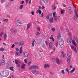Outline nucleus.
<instances>
[{"label":"nucleus","instance_id":"1","mask_svg":"<svg viewBox=\"0 0 78 78\" xmlns=\"http://www.w3.org/2000/svg\"><path fill=\"white\" fill-rule=\"evenodd\" d=\"M19 52L16 51V55L18 56H20V54H22V46L20 47Z\"/></svg>","mask_w":78,"mask_h":78},{"label":"nucleus","instance_id":"2","mask_svg":"<svg viewBox=\"0 0 78 78\" xmlns=\"http://www.w3.org/2000/svg\"><path fill=\"white\" fill-rule=\"evenodd\" d=\"M16 25L18 26V27H21V26H22V23H21L20 21L19 20L16 21Z\"/></svg>","mask_w":78,"mask_h":78},{"label":"nucleus","instance_id":"3","mask_svg":"<svg viewBox=\"0 0 78 78\" xmlns=\"http://www.w3.org/2000/svg\"><path fill=\"white\" fill-rule=\"evenodd\" d=\"M75 14H76V15L74 16L73 17V19L74 20H76L77 19V15L78 16V13L77 12V11L76 10H74Z\"/></svg>","mask_w":78,"mask_h":78},{"label":"nucleus","instance_id":"4","mask_svg":"<svg viewBox=\"0 0 78 78\" xmlns=\"http://www.w3.org/2000/svg\"><path fill=\"white\" fill-rule=\"evenodd\" d=\"M56 63L58 65H59L61 64H62V61L59 60V59L58 58H56Z\"/></svg>","mask_w":78,"mask_h":78},{"label":"nucleus","instance_id":"5","mask_svg":"<svg viewBox=\"0 0 78 78\" xmlns=\"http://www.w3.org/2000/svg\"><path fill=\"white\" fill-rule=\"evenodd\" d=\"M0 63L2 66H4L5 64V60L3 59H2L0 60Z\"/></svg>","mask_w":78,"mask_h":78},{"label":"nucleus","instance_id":"6","mask_svg":"<svg viewBox=\"0 0 78 78\" xmlns=\"http://www.w3.org/2000/svg\"><path fill=\"white\" fill-rule=\"evenodd\" d=\"M59 44H64V40L62 38H60L59 40Z\"/></svg>","mask_w":78,"mask_h":78},{"label":"nucleus","instance_id":"7","mask_svg":"<svg viewBox=\"0 0 78 78\" xmlns=\"http://www.w3.org/2000/svg\"><path fill=\"white\" fill-rule=\"evenodd\" d=\"M0 75L2 76H3V77H6V75L5 74V71L1 72L0 73Z\"/></svg>","mask_w":78,"mask_h":78},{"label":"nucleus","instance_id":"8","mask_svg":"<svg viewBox=\"0 0 78 78\" xmlns=\"http://www.w3.org/2000/svg\"><path fill=\"white\" fill-rule=\"evenodd\" d=\"M17 45L19 46H20V45L22 46V45H24V42H23V41H20L18 43Z\"/></svg>","mask_w":78,"mask_h":78},{"label":"nucleus","instance_id":"9","mask_svg":"<svg viewBox=\"0 0 78 78\" xmlns=\"http://www.w3.org/2000/svg\"><path fill=\"white\" fill-rule=\"evenodd\" d=\"M74 42L76 44L78 45V39L76 36H74Z\"/></svg>","mask_w":78,"mask_h":78},{"label":"nucleus","instance_id":"10","mask_svg":"<svg viewBox=\"0 0 78 78\" xmlns=\"http://www.w3.org/2000/svg\"><path fill=\"white\" fill-rule=\"evenodd\" d=\"M10 31L11 33L15 34L17 32V30H14L12 28L10 29Z\"/></svg>","mask_w":78,"mask_h":78},{"label":"nucleus","instance_id":"11","mask_svg":"<svg viewBox=\"0 0 78 78\" xmlns=\"http://www.w3.org/2000/svg\"><path fill=\"white\" fill-rule=\"evenodd\" d=\"M4 72L5 73V76H8V75H9V71H8L7 70H5L4 71Z\"/></svg>","mask_w":78,"mask_h":78},{"label":"nucleus","instance_id":"12","mask_svg":"<svg viewBox=\"0 0 78 78\" xmlns=\"http://www.w3.org/2000/svg\"><path fill=\"white\" fill-rule=\"evenodd\" d=\"M28 55H29V53L28 52H26L24 54V56L25 58H27V57H28Z\"/></svg>","mask_w":78,"mask_h":78},{"label":"nucleus","instance_id":"13","mask_svg":"<svg viewBox=\"0 0 78 78\" xmlns=\"http://www.w3.org/2000/svg\"><path fill=\"white\" fill-rule=\"evenodd\" d=\"M71 40H72V38H69L67 40V43L70 44L71 43Z\"/></svg>","mask_w":78,"mask_h":78},{"label":"nucleus","instance_id":"14","mask_svg":"<svg viewBox=\"0 0 78 78\" xmlns=\"http://www.w3.org/2000/svg\"><path fill=\"white\" fill-rule=\"evenodd\" d=\"M31 27V23H29L27 24V30H28L30 27Z\"/></svg>","mask_w":78,"mask_h":78},{"label":"nucleus","instance_id":"15","mask_svg":"<svg viewBox=\"0 0 78 78\" xmlns=\"http://www.w3.org/2000/svg\"><path fill=\"white\" fill-rule=\"evenodd\" d=\"M49 20L50 23H53V17H51Z\"/></svg>","mask_w":78,"mask_h":78},{"label":"nucleus","instance_id":"16","mask_svg":"<svg viewBox=\"0 0 78 78\" xmlns=\"http://www.w3.org/2000/svg\"><path fill=\"white\" fill-rule=\"evenodd\" d=\"M61 36V33L60 31H59L58 34V36L57 37V38L59 39Z\"/></svg>","mask_w":78,"mask_h":78},{"label":"nucleus","instance_id":"17","mask_svg":"<svg viewBox=\"0 0 78 78\" xmlns=\"http://www.w3.org/2000/svg\"><path fill=\"white\" fill-rule=\"evenodd\" d=\"M61 56L62 58H65L66 57V54H64V52L63 51L61 52Z\"/></svg>","mask_w":78,"mask_h":78},{"label":"nucleus","instance_id":"18","mask_svg":"<svg viewBox=\"0 0 78 78\" xmlns=\"http://www.w3.org/2000/svg\"><path fill=\"white\" fill-rule=\"evenodd\" d=\"M34 42H36V40L34 39L33 40L32 42V47H34Z\"/></svg>","mask_w":78,"mask_h":78},{"label":"nucleus","instance_id":"19","mask_svg":"<svg viewBox=\"0 0 78 78\" xmlns=\"http://www.w3.org/2000/svg\"><path fill=\"white\" fill-rule=\"evenodd\" d=\"M49 67H50V65L48 64H46L44 65V67L45 69H46V68Z\"/></svg>","mask_w":78,"mask_h":78},{"label":"nucleus","instance_id":"20","mask_svg":"<svg viewBox=\"0 0 78 78\" xmlns=\"http://www.w3.org/2000/svg\"><path fill=\"white\" fill-rule=\"evenodd\" d=\"M36 13V14H38V13H39V14H41V13H42V11L40 10H37Z\"/></svg>","mask_w":78,"mask_h":78},{"label":"nucleus","instance_id":"21","mask_svg":"<svg viewBox=\"0 0 78 78\" xmlns=\"http://www.w3.org/2000/svg\"><path fill=\"white\" fill-rule=\"evenodd\" d=\"M52 47L51 46V42H50L49 43V49L50 50H51L52 48Z\"/></svg>","mask_w":78,"mask_h":78},{"label":"nucleus","instance_id":"22","mask_svg":"<svg viewBox=\"0 0 78 78\" xmlns=\"http://www.w3.org/2000/svg\"><path fill=\"white\" fill-rule=\"evenodd\" d=\"M38 41L37 42V44H40L41 42H42V39H39L37 40Z\"/></svg>","mask_w":78,"mask_h":78},{"label":"nucleus","instance_id":"23","mask_svg":"<svg viewBox=\"0 0 78 78\" xmlns=\"http://www.w3.org/2000/svg\"><path fill=\"white\" fill-rule=\"evenodd\" d=\"M25 64L23 63L21 66V68L23 69H25Z\"/></svg>","mask_w":78,"mask_h":78},{"label":"nucleus","instance_id":"24","mask_svg":"<svg viewBox=\"0 0 78 78\" xmlns=\"http://www.w3.org/2000/svg\"><path fill=\"white\" fill-rule=\"evenodd\" d=\"M6 37H7V34L6 33H4V39L5 41L6 39Z\"/></svg>","mask_w":78,"mask_h":78},{"label":"nucleus","instance_id":"25","mask_svg":"<svg viewBox=\"0 0 78 78\" xmlns=\"http://www.w3.org/2000/svg\"><path fill=\"white\" fill-rule=\"evenodd\" d=\"M75 67L73 68V69H72V70H71L70 71V72L71 73H73V72H74V71H75Z\"/></svg>","mask_w":78,"mask_h":78},{"label":"nucleus","instance_id":"26","mask_svg":"<svg viewBox=\"0 0 78 78\" xmlns=\"http://www.w3.org/2000/svg\"><path fill=\"white\" fill-rule=\"evenodd\" d=\"M34 69H37V70H38V69H39V68L36 65H34Z\"/></svg>","mask_w":78,"mask_h":78},{"label":"nucleus","instance_id":"27","mask_svg":"<svg viewBox=\"0 0 78 78\" xmlns=\"http://www.w3.org/2000/svg\"><path fill=\"white\" fill-rule=\"evenodd\" d=\"M9 69L11 70H12V71H14V67L12 66L10 67Z\"/></svg>","mask_w":78,"mask_h":78},{"label":"nucleus","instance_id":"28","mask_svg":"<svg viewBox=\"0 0 78 78\" xmlns=\"http://www.w3.org/2000/svg\"><path fill=\"white\" fill-rule=\"evenodd\" d=\"M40 35V33L38 32H37L36 34V36H38Z\"/></svg>","mask_w":78,"mask_h":78},{"label":"nucleus","instance_id":"29","mask_svg":"<svg viewBox=\"0 0 78 78\" xmlns=\"http://www.w3.org/2000/svg\"><path fill=\"white\" fill-rule=\"evenodd\" d=\"M42 1H43L45 3H48V0H42Z\"/></svg>","mask_w":78,"mask_h":78},{"label":"nucleus","instance_id":"30","mask_svg":"<svg viewBox=\"0 0 78 78\" xmlns=\"http://www.w3.org/2000/svg\"><path fill=\"white\" fill-rule=\"evenodd\" d=\"M65 12V10H64V9L62 10H61V14H63V13H64Z\"/></svg>","mask_w":78,"mask_h":78},{"label":"nucleus","instance_id":"31","mask_svg":"<svg viewBox=\"0 0 78 78\" xmlns=\"http://www.w3.org/2000/svg\"><path fill=\"white\" fill-rule=\"evenodd\" d=\"M61 73L62 74H65V72H64V70H61Z\"/></svg>","mask_w":78,"mask_h":78},{"label":"nucleus","instance_id":"32","mask_svg":"<svg viewBox=\"0 0 78 78\" xmlns=\"http://www.w3.org/2000/svg\"><path fill=\"white\" fill-rule=\"evenodd\" d=\"M57 19H58V16H56L54 17V20H55V21L56 22Z\"/></svg>","mask_w":78,"mask_h":78},{"label":"nucleus","instance_id":"33","mask_svg":"<svg viewBox=\"0 0 78 78\" xmlns=\"http://www.w3.org/2000/svg\"><path fill=\"white\" fill-rule=\"evenodd\" d=\"M5 50V48H0V51H4Z\"/></svg>","mask_w":78,"mask_h":78},{"label":"nucleus","instance_id":"34","mask_svg":"<svg viewBox=\"0 0 78 78\" xmlns=\"http://www.w3.org/2000/svg\"><path fill=\"white\" fill-rule=\"evenodd\" d=\"M64 44H59V45L61 48H62L63 47H64Z\"/></svg>","mask_w":78,"mask_h":78},{"label":"nucleus","instance_id":"35","mask_svg":"<svg viewBox=\"0 0 78 78\" xmlns=\"http://www.w3.org/2000/svg\"><path fill=\"white\" fill-rule=\"evenodd\" d=\"M23 5H21L20 7L19 8L20 9H22L23 8Z\"/></svg>","mask_w":78,"mask_h":78},{"label":"nucleus","instance_id":"36","mask_svg":"<svg viewBox=\"0 0 78 78\" xmlns=\"http://www.w3.org/2000/svg\"><path fill=\"white\" fill-rule=\"evenodd\" d=\"M50 39H52V40L53 41V42H55V38L52 37H50Z\"/></svg>","mask_w":78,"mask_h":78},{"label":"nucleus","instance_id":"37","mask_svg":"<svg viewBox=\"0 0 78 78\" xmlns=\"http://www.w3.org/2000/svg\"><path fill=\"white\" fill-rule=\"evenodd\" d=\"M72 58V56L71 55H69L68 56V59H69L70 60V59H71V58Z\"/></svg>","mask_w":78,"mask_h":78},{"label":"nucleus","instance_id":"38","mask_svg":"<svg viewBox=\"0 0 78 78\" xmlns=\"http://www.w3.org/2000/svg\"><path fill=\"white\" fill-rule=\"evenodd\" d=\"M66 72H68V73H69V69H68V68H66Z\"/></svg>","mask_w":78,"mask_h":78},{"label":"nucleus","instance_id":"39","mask_svg":"<svg viewBox=\"0 0 78 78\" xmlns=\"http://www.w3.org/2000/svg\"><path fill=\"white\" fill-rule=\"evenodd\" d=\"M46 19H48V20H49L50 19V17H49V15H47L46 16Z\"/></svg>","mask_w":78,"mask_h":78},{"label":"nucleus","instance_id":"40","mask_svg":"<svg viewBox=\"0 0 78 78\" xmlns=\"http://www.w3.org/2000/svg\"><path fill=\"white\" fill-rule=\"evenodd\" d=\"M55 45L56 47H57V46H58V41H57L55 43Z\"/></svg>","mask_w":78,"mask_h":78},{"label":"nucleus","instance_id":"41","mask_svg":"<svg viewBox=\"0 0 78 78\" xmlns=\"http://www.w3.org/2000/svg\"><path fill=\"white\" fill-rule=\"evenodd\" d=\"M74 50L76 52V53H77V51L76 50V47H74Z\"/></svg>","mask_w":78,"mask_h":78},{"label":"nucleus","instance_id":"42","mask_svg":"<svg viewBox=\"0 0 78 78\" xmlns=\"http://www.w3.org/2000/svg\"><path fill=\"white\" fill-rule=\"evenodd\" d=\"M73 12V11H69V14H72Z\"/></svg>","mask_w":78,"mask_h":78},{"label":"nucleus","instance_id":"43","mask_svg":"<svg viewBox=\"0 0 78 78\" xmlns=\"http://www.w3.org/2000/svg\"><path fill=\"white\" fill-rule=\"evenodd\" d=\"M4 34V32H2L0 34V36H2Z\"/></svg>","mask_w":78,"mask_h":78},{"label":"nucleus","instance_id":"44","mask_svg":"<svg viewBox=\"0 0 78 78\" xmlns=\"http://www.w3.org/2000/svg\"><path fill=\"white\" fill-rule=\"evenodd\" d=\"M56 15V12H54L53 13V17H55Z\"/></svg>","mask_w":78,"mask_h":78},{"label":"nucleus","instance_id":"45","mask_svg":"<svg viewBox=\"0 0 78 78\" xmlns=\"http://www.w3.org/2000/svg\"><path fill=\"white\" fill-rule=\"evenodd\" d=\"M42 37L44 38V39H45V38L46 37V36L45 35H44L42 36Z\"/></svg>","mask_w":78,"mask_h":78},{"label":"nucleus","instance_id":"46","mask_svg":"<svg viewBox=\"0 0 78 78\" xmlns=\"http://www.w3.org/2000/svg\"><path fill=\"white\" fill-rule=\"evenodd\" d=\"M24 61L25 63L27 64V59H24Z\"/></svg>","mask_w":78,"mask_h":78},{"label":"nucleus","instance_id":"47","mask_svg":"<svg viewBox=\"0 0 78 78\" xmlns=\"http://www.w3.org/2000/svg\"><path fill=\"white\" fill-rule=\"evenodd\" d=\"M15 62L16 64H18V62H17V60H15Z\"/></svg>","mask_w":78,"mask_h":78},{"label":"nucleus","instance_id":"48","mask_svg":"<svg viewBox=\"0 0 78 78\" xmlns=\"http://www.w3.org/2000/svg\"><path fill=\"white\" fill-rule=\"evenodd\" d=\"M67 62H68L69 63L70 62V60L69 59H67Z\"/></svg>","mask_w":78,"mask_h":78},{"label":"nucleus","instance_id":"49","mask_svg":"<svg viewBox=\"0 0 78 78\" xmlns=\"http://www.w3.org/2000/svg\"><path fill=\"white\" fill-rule=\"evenodd\" d=\"M43 16H44V13H42L40 17H43Z\"/></svg>","mask_w":78,"mask_h":78},{"label":"nucleus","instance_id":"50","mask_svg":"<svg viewBox=\"0 0 78 78\" xmlns=\"http://www.w3.org/2000/svg\"><path fill=\"white\" fill-rule=\"evenodd\" d=\"M71 48L72 50H74V48H75V47H74V46H71Z\"/></svg>","mask_w":78,"mask_h":78},{"label":"nucleus","instance_id":"51","mask_svg":"<svg viewBox=\"0 0 78 78\" xmlns=\"http://www.w3.org/2000/svg\"><path fill=\"white\" fill-rule=\"evenodd\" d=\"M31 62H29L28 63V66H30L31 65Z\"/></svg>","mask_w":78,"mask_h":78},{"label":"nucleus","instance_id":"52","mask_svg":"<svg viewBox=\"0 0 78 78\" xmlns=\"http://www.w3.org/2000/svg\"><path fill=\"white\" fill-rule=\"evenodd\" d=\"M31 67L32 69H34V65L32 66H31Z\"/></svg>","mask_w":78,"mask_h":78},{"label":"nucleus","instance_id":"53","mask_svg":"<svg viewBox=\"0 0 78 78\" xmlns=\"http://www.w3.org/2000/svg\"><path fill=\"white\" fill-rule=\"evenodd\" d=\"M35 73H37V74H38V73H39L38 72V71L36 70H35Z\"/></svg>","mask_w":78,"mask_h":78},{"label":"nucleus","instance_id":"54","mask_svg":"<svg viewBox=\"0 0 78 78\" xmlns=\"http://www.w3.org/2000/svg\"><path fill=\"white\" fill-rule=\"evenodd\" d=\"M72 9V7H69L68 8V10H70V9Z\"/></svg>","mask_w":78,"mask_h":78},{"label":"nucleus","instance_id":"55","mask_svg":"<svg viewBox=\"0 0 78 78\" xmlns=\"http://www.w3.org/2000/svg\"><path fill=\"white\" fill-rule=\"evenodd\" d=\"M17 64V67L19 68V67H20V65H19V63H18Z\"/></svg>","mask_w":78,"mask_h":78},{"label":"nucleus","instance_id":"56","mask_svg":"<svg viewBox=\"0 0 78 78\" xmlns=\"http://www.w3.org/2000/svg\"><path fill=\"white\" fill-rule=\"evenodd\" d=\"M51 30L53 31H55V29L54 28H53L51 29Z\"/></svg>","mask_w":78,"mask_h":78},{"label":"nucleus","instance_id":"57","mask_svg":"<svg viewBox=\"0 0 78 78\" xmlns=\"http://www.w3.org/2000/svg\"><path fill=\"white\" fill-rule=\"evenodd\" d=\"M71 32H69L68 33V35L69 36V37H70V36H71Z\"/></svg>","mask_w":78,"mask_h":78},{"label":"nucleus","instance_id":"58","mask_svg":"<svg viewBox=\"0 0 78 78\" xmlns=\"http://www.w3.org/2000/svg\"><path fill=\"white\" fill-rule=\"evenodd\" d=\"M38 10H41V6H38Z\"/></svg>","mask_w":78,"mask_h":78},{"label":"nucleus","instance_id":"59","mask_svg":"<svg viewBox=\"0 0 78 78\" xmlns=\"http://www.w3.org/2000/svg\"><path fill=\"white\" fill-rule=\"evenodd\" d=\"M15 46V45H14V44H13L11 47V48H12L13 47H14Z\"/></svg>","mask_w":78,"mask_h":78},{"label":"nucleus","instance_id":"60","mask_svg":"<svg viewBox=\"0 0 78 78\" xmlns=\"http://www.w3.org/2000/svg\"><path fill=\"white\" fill-rule=\"evenodd\" d=\"M42 47H43V48H45V44H43V45L42 46Z\"/></svg>","mask_w":78,"mask_h":78},{"label":"nucleus","instance_id":"61","mask_svg":"<svg viewBox=\"0 0 78 78\" xmlns=\"http://www.w3.org/2000/svg\"><path fill=\"white\" fill-rule=\"evenodd\" d=\"M48 26L49 28H51V26H50V24H48Z\"/></svg>","mask_w":78,"mask_h":78},{"label":"nucleus","instance_id":"62","mask_svg":"<svg viewBox=\"0 0 78 78\" xmlns=\"http://www.w3.org/2000/svg\"><path fill=\"white\" fill-rule=\"evenodd\" d=\"M31 13L32 15H34V12H33V11H32V12H31Z\"/></svg>","mask_w":78,"mask_h":78},{"label":"nucleus","instance_id":"63","mask_svg":"<svg viewBox=\"0 0 78 78\" xmlns=\"http://www.w3.org/2000/svg\"><path fill=\"white\" fill-rule=\"evenodd\" d=\"M9 78H13V75H11L10 76V77Z\"/></svg>","mask_w":78,"mask_h":78},{"label":"nucleus","instance_id":"64","mask_svg":"<svg viewBox=\"0 0 78 78\" xmlns=\"http://www.w3.org/2000/svg\"><path fill=\"white\" fill-rule=\"evenodd\" d=\"M40 29L39 27H38L37 28V30H38V31H40Z\"/></svg>","mask_w":78,"mask_h":78}]
</instances>
